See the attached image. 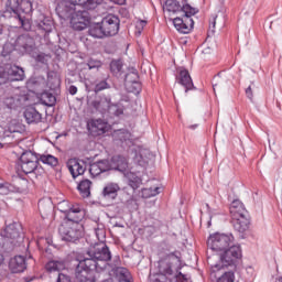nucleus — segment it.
Segmentation results:
<instances>
[{"instance_id": "46", "label": "nucleus", "mask_w": 282, "mask_h": 282, "mask_svg": "<svg viewBox=\"0 0 282 282\" xmlns=\"http://www.w3.org/2000/svg\"><path fill=\"white\" fill-rule=\"evenodd\" d=\"M246 96H247V98H249V100H252V98H254V95L252 94V86H249L246 89Z\"/></svg>"}, {"instance_id": "7", "label": "nucleus", "mask_w": 282, "mask_h": 282, "mask_svg": "<svg viewBox=\"0 0 282 282\" xmlns=\"http://www.w3.org/2000/svg\"><path fill=\"white\" fill-rule=\"evenodd\" d=\"M163 10L173 14H180L182 12L183 17H195L197 14V9L186 3V0H165Z\"/></svg>"}, {"instance_id": "48", "label": "nucleus", "mask_w": 282, "mask_h": 282, "mask_svg": "<svg viewBox=\"0 0 282 282\" xmlns=\"http://www.w3.org/2000/svg\"><path fill=\"white\" fill-rule=\"evenodd\" d=\"M9 132L10 133H19V126H10Z\"/></svg>"}, {"instance_id": "30", "label": "nucleus", "mask_w": 282, "mask_h": 282, "mask_svg": "<svg viewBox=\"0 0 282 282\" xmlns=\"http://www.w3.org/2000/svg\"><path fill=\"white\" fill-rule=\"evenodd\" d=\"M37 29L45 32V34H50V32L54 30V21H52L50 18L42 17V19H40L37 22Z\"/></svg>"}, {"instance_id": "17", "label": "nucleus", "mask_w": 282, "mask_h": 282, "mask_svg": "<svg viewBox=\"0 0 282 282\" xmlns=\"http://www.w3.org/2000/svg\"><path fill=\"white\" fill-rule=\"evenodd\" d=\"M9 269L13 274H21L28 270V258L23 256H15L9 261Z\"/></svg>"}, {"instance_id": "25", "label": "nucleus", "mask_w": 282, "mask_h": 282, "mask_svg": "<svg viewBox=\"0 0 282 282\" xmlns=\"http://www.w3.org/2000/svg\"><path fill=\"white\" fill-rule=\"evenodd\" d=\"M120 185L118 183L109 182L104 186L101 195L106 199H116V197H118Z\"/></svg>"}, {"instance_id": "27", "label": "nucleus", "mask_w": 282, "mask_h": 282, "mask_svg": "<svg viewBox=\"0 0 282 282\" xmlns=\"http://www.w3.org/2000/svg\"><path fill=\"white\" fill-rule=\"evenodd\" d=\"M24 118L28 122V124H39L41 120H43V115L39 112L35 108H28L24 111Z\"/></svg>"}, {"instance_id": "44", "label": "nucleus", "mask_w": 282, "mask_h": 282, "mask_svg": "<svg viewBox=\"0 0 282 282\" xmlns=\"http://www.w3.org/2000/svg\"><path fill=\"white\" fill-rule=\"evenodd\" d=\"M48 56L45 53H41L35 57L37 63H42V65H47Z\"/></svg>"}, {"instance_id": "52", "label": "nucleus", "mask_w": 282, "mask_h": 282, "mask_svg": "<svg viewBox=\"0 0 282 282\" xmlns=\"http://www.w3.org/2000/svg\"><path fill=\"white\" fill-rule=\"evenodd\" d=\"M4 262L6 258L3 257V254L0 253V265H3Z\"/></svg>"}, {"instance_id": "45", "label": "nucleus", "mask_w": 282, "mask_h": 282, "mask_svg": "<svg viewBox=\"0 0 282 282\" xmlns=\"http://www.w3.org/2000/svg\"><path fill=\"white\" fill-rule=\"evenodd\" d=\"M56 282H72V278L65 273H58Z\"/></svg>"}, {"instance_id": "20", "label": "nucleus", "mask_w": 282, "mask_h": 282, "mask_svg": "<svg viewBox=\"0 0 282 282\" xmlns=\"http://www.w3.org/2000/svg\"><path fill=\"white\" fill-rule=\"evenodd\" d=\"M8 83L25 80V70L17 65L7 64Z\"/></svg>"}, {"instance_id": "35", "label": "nucleus", "mask_w": 282, "mask_h": 282, "mask_svg": "<svg viewBox=\"0 0 282 282\" xmlns=\"http://www.w3.org/2000/svg\"><path fill=\"white\" fill-rule=\"evenodd\" d=\"M39 160L43 162V164H47L48 166H58V159L54 155H40Z\"/></svg>"}, {"instance_id": "1", "label": "nucleus", "mask_w": 282, "mask_h": 282, "mask_svg": "<svg viewBox=\"0 0 282 282\" xmlns=\"http://www.w3.org/2000/svg\"><path fill=\"white\" fill-rule=\"evenodd\" d=\"M87 254L89 258L79 260L75 269V276L78 282H96V274L105 272L111 259V250L105 243L89 249Z\"/></svg>"}, {"instance_id": "63", "label": "nucleus", "mask_w": 282, "mask_h": 282, "mask_svg": "<svg viewBox=\"0 0 282 282\" xmlns=\"http://www.w3.org/2000/svg\"><path fill=\"white\" fill-rule=\"evenodd\" d=\"M140 166H144V163H140Z\"/></svg>"}, {"instance_id": "38", "label": "nucleus", "mask_w": 282, "mask_h": 282, "mask_svg": "<svg viewBox=\"0 0 282 282\" xmlns=\"http://www.w3.org/2000/svg\"><path fill=\"white\" fill-rule=\"evenodd\" d=\"M142 195L145 198L149 197H155V195H160V187H154V188H144L142 191Z\"/></svg>"}, {"instance_id": "43", "label": "nucleus", "mask_w": 282, "mask_h": 282, "mask_svg": "<svg viewBox=\"0 0 282 282\" xmlns=\"http://www.w3.org/2000/svg\"><path fill=\"white\" fill-rule=\"evenodd\" d=\"M70 209H72V204H69V202H67V200H64L58 204V210L61 213H64L65 216L67 215L68 210H70Z\"/></svg>"}, {"instance_id": "24", "label": "nucleus", "mask_w": 282, "mask_h": 282, "mask_svg": "<svg viewBox=\"0 0 282 282\" xmlns=\"http://www.w3.org/2000/svg\"><path fill=\"white\" fill-rule=\"evenodd\" d=\"M229 212L231 215V219H237V217H243L248 215V210H246V206H243V203L239 199H235L231 202Z\"/></svg>"}, {"instance_id": "53", "label": "nucleus", "mask_w": 282, "mask_h": 282, "mask_svg": "<svg viewBox=\"0 0 282 282\" xmlns=\"http://www.w3.org/2000/svg\"><path fill=\"white\" fill-rule=\"evenodd\" d=\"M165 273L166 274H173V269H171V267H169L166 270H165Z\"/></svg>"}, {"instance_id": "6", "label": "nucleus", "mask_w": 282, "mask_h": 282, "mask_svg": "<svg viewBox=\"0 0 282 282\" xmlns=\"http://www.w3.org/2000/svg\"><path fill=\"white\" fill-rule=\"evenodd\" d=\"M39 156L32 151H25L20 156V166L25 175H31V180H36V169H39Z\"/></svg>"}, {"instance_id": "55", "label": "nucleus", "mask_w": 282, "mask_h": 282, "mask_svg": "<svg viewBox=\"0 0 282 282\" xmlns=\"http://www.w3.org/2000/svg\"><path fill=\"white\" fill-rule=\"evenodd\" d=\"M196 127H197V124H192V126L188 127V129L195 130Z\"/></svg>"}, {"instance_id": "12", "label": "nucleus", "mask_w": 282, "mask_h": 282, "mask_svg": "<svg viewBox=\"0 0 282 282\" xmlns=\"http://www.w3.org/2000/svg\"><path fill=\"white\" fill-rule=\"evenodd\" d=\"M21 7V0H7V9L14 14V18L19 20L21 28L23 30H31L30 21L25 19V15L19 13V8Z\"/></svg>"}, {"instance_id": "36", "label": "nucleus", "mask_w": 282, "mask_h": 282, "mask_svg": "<svg viewBox=\"0 0 282 282\" xmlns=\"http://www.w3.org/2000/svg\"><path fill=\"white\" fill-rule=\"evenodd\" d=\"M32 12V2L30 0H21L19 14L25 17V14H30Z\"/></svg>"}, {"instance_id": "14", "label": "nucleus", "mask_w": 282, "mask_h": 282, "mask_svg": "<svg viewBox=\"0 0 282 282\" xmlns=\"http://www.w3.org/2000/svg\"><path fill=\"white\" fill-rule=\"evenodd\" d=\"M23 227L19 223L10 224L2 232V237L11 240V243H19L20 239H23Z\"/></svg>"}, {"instance_id": "37", "label": "nucleus", "mask_w": 282, "mask_h": 282, "mask_svg": "<svg viewBox=\"0 0 282 282\" xmlns=\"http://www.w3.org/2000/svg\"><path fill=\"white\" fill-rule=\"evenodd\" d=\"M87 67L88 69H100V67H102V62L100 59H96L94 57H90L87 61Z\"/></svg>"}, {"instance_id": "26", "label": "nucleus", "mask_w": 282, "mask_h": 282, "mask_svg": "<svg viewBox=\"0 0 282 282\" xmlns=\"http://www.w3.org/2000/svg\"><path fill=\"white\" fill-rule=\"evenodd\" d=\"M122 113H124V106L110 101V105L108 107V110L106 111V115H104V118H106V120H109V118H118L122 116Z\"/></svg>"}, {"instance_id": "2", "label": "nucleus", "mask_w": 282, "mask_h": 282, "mask_svg": "<svg viewBox=\"0 0 282 282\" xmlns=\"http://www.w3.org/2000/svg\"><path fill=\"white\" fill-rule=\"evenodd\" d=\"M207 246L214 252H223L220 262L213 265V272H219L224 268L235 265L237 259H241V246L235 245V236L232 234H213L207 240Z\"/></svg>"}, {"instance_id": "15", "label": "nucleus", "mask_w": 282, "mask_h": 282, "mask_svg": "<svg viewBox=\"0 0 282 282\" xmlns=\"http://www.w3.org/2000/svg\"><path fill=\"white\" fill-rule=\"evenodd\" d=\"M109 105H111V97L107 95H100L95 98V100L90 101V107L93 109L97 110L98 113L105 118V115L107 113V110L109 109Z\"/></svg>"}, {"instance_id": "60", "label": "nucleus", "mask_w": 282, "mask_h": 282, "mask_svg": "<svg viewBox=\"0 0 282 282\" xmlns=\"http://www.w3.org/2000/svg\"><path fill=\"white\" fill-rule=\"evenodd\" d=\"M172 256L176 257V259H180V256L175 254V252H173Z\"/></svg>"}, {"instance_id": "56", "label": "nucleus", "mask_w": 282, "mask_h": 282, "mask_svg": "<svg viewBox=\"0 0 282 282\" xmlns=\"http://www.w3.org/2000/svg\"><path fill=\"white\" fill-rule=\"evenodd\" d=\"M206 208L209 210V213H213V209H210V205L206 204Z\"/></svg>"}, {"instance_id": "57", "label": "nucleus", "mask_w": 282, "mask_h": 282, "mask_svg": "<svg viewBox=\"0 0 282 282\" xmlns=\"http://www.w3.org/2000/svg\"><path fill=\"white\" fill-rule=\"evenodd\" d=\"M99 232L102 235L105 231H104V230H100V229H97V230H96V235H98Z\"/></svg>"}, {"instance_id": "19", "label": "nucleus", "mask_w": 282, "mask_h": 282, "mask_svg": "<svg viewBox=\"0 0 282 282\" xmlns=\"http://www.w3.org/2000/svg\"><path fill=\"white\" fill-rule=\"evenodd\" d=\"M87 129L93 135L107 133V122L102 119H91L87 122Z\"/></svg>"}, {"instance_id": "29", "label": "nucleus", "mask_w": 282, "mask_h": 282, "mask_svg": "<svg viewBox=\"0 0 282 282\" xmlns=\"http://www.w3.org/2000/svg\"><path fill=\"white\" fill-rule=\"evenodd\" d=\"M77 191L79 192V195L84 197V199L89 197V195H91V181L87 178L80 181L77 186Z\"/></svg>"}, {"instance_id": "28", "label": "nucleus", "mask_w": 282, "mask_h": 282, "mask_svg": "<svg viewBox=\"0 0 282 282\" xmlns=\"http://www.w3.org/2000/svg\"><path fill=\"white\" fill-rule=\"evenodd\" d=\"M45 270H46V272H61V270H65V260H63V259L50 260L45 264Z\"/></svg>"}, {"instance_id": "11", "label": "nucleus", "mask_w": 282, "mask_h": 282, "mask_svg": "<svg viewBox=\"0 0 282 282\" xmlns=\"http://www.w3.org/2000/svg\"><path fill=\"white\" fill-rule=\"evenodd\" d=\"M28 100V95H8L3 98L2 105L10 111H17V109H21Z\"/></svg>"}, {"instance_id": "22", "label": "nucleus", "mask_w": 282, "mask_h": 282, "mask_svg": "<svg viewBox=\"0 0 282 282\" xmlns=\"http://www.w3.org/2000/svg\"><path fill=\"white\" fill-rule=\"evenodd\" d=\"M232 219V226L234 229L237 232H240V235H243V232L248 231L250 228V215H245V216H239L237 218H231Z\"/></svg>"}, {"instance_id": "21", "label": "nucleus", "mask_w": 282, "mask_h": 282, "mask_svg": "<svg viewBox=\"0 0 282 282\" xmlns=\"http://www.w3.org/2000/svg\"><path fill=\"white\" fill-rule=\"evenodd\" d=\"M85 217V212L78 205H72L68 213L65 215V221H72V224H80Z\"/></svg>"}, {"instance_id": "5", "label": "nucleus", "mask_w": 282, "mask_h": 282, "mask_svg": "<svg viewBox=\"0 0 282 282\" xmlns=\"http://www.w3.org/2000/svg\"><path fill=\"white\" fill-rule=\"evenodd\" d=\"M58 232L62 237V241L76 243V241L83 238V225L72 221H64L59 226Z\"/></svg>"}, {"instance_id": "13", "label": "nucleus", "mask_w": 282, "mask_h": 282, "mask_svg": "<svg viewBox=\"0 0 282 282\" xmlns=\"http://www.w3.org/2000/svg\"><path fill=\"white\" fill-rule=\"evenodd\" d=\"M34 39L30 34L19 35L15 40V50L21 54H30V52L34 51Z\"/></svg>"}, {"instance_id": "39", "label": "nucleus", "mask_w": 282, "mask_h": 282, "mask_svg": "<svg viewBox=\"0 0 282 282\" xmlns=\"http://www.w3.org/2000/svg\"><path fill=\"white\" fill-rule=\"evenodd\" d=\"M217 282H235V272H225L220 278H218Z\"/></svg>"}, {"instance_id": "61", "label": "nucleus", "mask_w": 282, "mask_h": 282, "mask_svg": "<svg viewBox=\"0 0 282 282\" xmlns=\"http://www.w3.org/2000/svg\"><path fill=\"white\" fill-rule=\"evenodd\" d=\"M22 182H23L24 186H28V181L23 180Z\"/></svg>"}, {"instance_id": "50", "label": "nucleus", "mask_w": 282, "mask_h": 282, "mask_svg": "<svg viewBox=\"0 0 282 282\" xmlns=\"http://www.w3.org/2000/svg\"><path fill=\"white\" fill-rule=\"evenodd\" d=\"M39 210H40V213H43V210H44L43 202L39 203Z\"/></svg>"}, {"instance_id": "34", "label": "nucleus", "mask_w": 282, "mask_h": 282, "mask_svg": "<svg viewBox=\"0 0 282 282\" xmlns=\"http://www.w3.org/2000/svg\"><path fill=\"white\" fill-rule=\"evenodd\" d=\"M123 175L124 177H127L129 186H131V188H138V183L140 182V178L135 173L129 171L128 169L126 172H123Z\"/></svg>"}, {"instance_id": "40", "label": "nucleus", "mask_w": 282, "mask_h": 282, "mask_svg": "<svg viewBox=\"0 0 282 282\" xmlns=\"http://www.w3.org/2000/svg\"><path fill=\"white\" fill-rule=\"evenodd\" d=\"M117 273L119 274V276L122 278L123 281H129V279H131V273L129 272V269L124 267L117 268Z\"/></svg>"}, {"instance_id": "3", "label": "nucleus", "mask_w": 282, "mask_h": 282, "mask_svg": "<svg viewBox=\"0 0 282 282\" xmlns=\"http://www.w3.org/2000/svg\"><path fill=\"white\" fill-rule=\"evenodd\" d=\"M129 170V161L121 155H115L111 160H99L89 164V173L91 177H98L101 173L107 171H119V173H127Z\"/></svg>"}, {"instance_id": "32", "label": "nucleus", "mask_w": 282, "mask_h": 282, "mask_svg": "<svg viewBox=\"0 0 282 282\" xmlns=\"http://www.w3.org/2000/svg\"><path fill=\"white\" fill-rule=\"evenodd\" d=\"M40 101L45 107H54L56 105V96L50 91H44L40 95Z\"/></svg>"}, {"instance_id": "58", "label": "nucleus", "mask_w": 282, "mask_h": 282, "mask_svg": "<svg viewBox=\"0 0 282 282\" xmlns=\"http://www.w3.org/2000/svg\"><path fill=\"white\" fill-rule=\"evenodd\" d=\"M141 25H142V28H144V25H147V21L142 20Z\"/></svg>"}, {"instance_id": "9", "label": "nucleus", "mask_w": 282, "mask_h": 282, "mask_svg": "<svg viewBox=\"0 0 282 282\" xmlns=\"http://www.w3.org/2000/svg\"><path fill=\"white\" fill-rule=\"evenodd\" d=\"M57 17L63 21H69L76 14V7L70 0H61L55 8Z\"/></svg>"}, {"instance_id": "62", "label": "nucleus", "mask_w": 282, "mask_h": 282, "mask_svg": "<svg viewBox=\"0 0 282 282\" xmlns=\"http://www.w3.org/2000/svg\"><path fill=\"white\" fill-rule=\"evenodd\" d=\"M215 87H217V84H213V88L215 89Z\"/></svg>"}, {"instance_id": "59", "label": "nucleus", "mask_w": 282, "mask_h": 282, "mask_svg": "<svg viewBox=\"0 0 282 282\" xmlns=\"http://www.w3.org/2000/svg\"><path fill=\"white\" fill-rule=\"evenodd\" d=\"M3 34V25L0 24V35Z\"/></svg>"}, {"instance_id": "64", "label": "nucleus", "mask_w": 282, "mask_h": 282, "mask_svg": "<svg viewBox=\"0 0 282 282\" xmlns=\"http://www.w3.org/2000/svg\"><path fill=\"white\" fill-rule=\"evenodd\" d=\"M29 259H32V256H29Z\"/></svg>"}, {"instance_id": "4", "label": "nucleus", "mask_w": 282, "mask_h": 282, "mask_svg": "<svg viewBox=\"0 0 282 282\" xmlns=\"http://www.w3.org/2000/svg\"><path fill=\"white\" fill-rule=\"evenodd\" d=\"M120 30V19L115 14H108L101 22L91 24L88 34L93 39H105V36H116Z\"/></svg>"}, {"instance_id": "42", "label": "nucleus", "mask_w": 282, "mask_h": 282, "mask_svg": "<svg viewBox=\"0 0 282 282\" xmlns=\"http://www.w3.org/2000/svg\"><path fill=\"white\" fill-rule=\"evenodd\" d=\"M109 83H107V79H104L96 84L94 91L95 94H98L99 91H104V89H109Z\"/></svg>"}, {"instance_id": "33", "label": "nucleus", "mask_w": 282, "mask_h": 282, "mask_svg": "<svg viewBox=\"0 0 282 282\" xmlns=\"http://www.w3.org/2000/svg\"><path fill=\"white\" fill-rule=\"evenodd\" d=\"M123 64L120 59H112L110 62V72L116 76V78H122V74L124 72L122 70Z\"/></svg>"}, {"instance_id": "49", "label": "nucleus", "mask_w": 282, "mask_h": 282, "mask_svg": "<svg viewBox=\"0 0 282 282\" xmlns=\"http://www.w3.org/2000/svg\"><path fill=\"white\" fill-rule=\"evenodd\" d=\"M110 1H112V3H117V6H124V2L127 0H110Z\"/></svg>"}, {"instance_id": "16", "label": "nucleus", "mask_w": 282, "mask_h": 282, "mask_svg": "<svg viewBox=\"0 0 282 282\" xmlns=\"http://www.w3.org/2000/svg\"><path fill=\"white\" fill-rule=\"evenodd\" d=\"M67 167L70 175L76 180V177L84 175L85 171H87V162L80 159H70L67 162Z\"/></svg>"}, {"instance_id": "54", "label": "nucleus", "mask_w": 282, "mask_h": 282, "mask_svg": "<svg viewBox=\"0 0 282 282\" xmlns=\"http://www.w3.org/2000/svg\"><path fill=\"white\" fill-rule=\"evenodd\" d=\"M1 188H8V186L6 185V183H0V189Z\"/></svg>"}, {"instance_id": "10", "label": "nucleus", "mask_w": 282, "mask_h": 282, "mask_svg": "<svg viewBox=\"0 0 282 282\" xmlns=\"http://www.w3.org/2000/svg\"><path fill=\"white\" fill-rule=\"evenodd\" d=\"M124 87L130 94H140L142 91V84L140 83L138 70H132L124 75Z\"/></svg>"}, {"instance_id": "47", "label": "nucleus", "mask_w": 282, "mask_h": 282, "mask_svg": "<svg viewBox=\"0 0 282 282\" xmlns=\"http://www.w3.org/2000/svg\"><path fill=\"white\" fill-rule=\"evenodd\" d=\"M68 91L70 94V96H76V94H78V88L74 85L69 86Z\"/></svg>"}, {"instance_id": "31", "label": "nucleus", "mask_w": 282, "mask_h": 282, "mask_svg": "<svg viewBox=\"0 0 282 282\" xmlns=\"http://www.w3.org/2000/svg\"><path fill=\"white\" fill-rule=\"evenodd\" d=\"M73 6H79L80 8H85V10H96L98 8V0H70Z\"/></svg>"}, {"instance_id": "41", "label": "nucleus", "mask_w": 282, "mask_h": 282, "mask_svg": "<svg viewBox=\"0 0 282 282\" xmlns=\"http://www.w3.org/2000/svg\"><path fill=\"white\" fill-rule=\"evenodd\" d=\"M8 84V65L0 66V85Z\"/></svg>"}, {"instance_id": "23", "label": "nucleus", "mask_w": 282, "mask_h": 282, "mask_svg": "<svg viewBox=\"0 0 282 282\" xmlns=\"http://www.w3.org/2000/svg\"><path fill=\"white\" fill-rule=\"evenodd\" d=\"M176 80L178 85L185 87V91H191V89H195V85H193V78H191V73L187 69L182 68L176 76Z\"/></svg>"}, {"instance_id": "8", "label": "nucleus", "mask_w": 282, "mask_h": 282, "mask_svg": "<svg viewBox=\"0 0 282 282\" xmlns=\"http://www.w3.org/2000/svg\"><path fill=\"white\" fill-rule=\"evenodd\" d=\"M69 21L73 30H77V32H83V30H87V28H89L91 17H89V12L85 10L75 11V14L70 18Z\"/></svg>"}, {"instance_id": "18", "label": "nucleus", "mask_w": 282, "mask_h": 282, "mask_svg": "<svg viewBox=\"0 0 282 282\" xmlns=\"http://www.w3.org/2000/svg\"><path fill=\"white\" fill-rule=\"evenodd\" d=\"M193 15L183 18H174L173 23L175 29L181 32L182 34H188L191 30H193V26L195 25V22L193 21Z\"/></svg>"}, {"instance_id": "51", "label": "nucleus", "mask_w": 282, "mask_h": 282, "mask_svg": "<svg viewBox=\"0 0 282 282\" xmlns=\"http://www.w3.org/2000/svg\"><path fill=\"white\" fill-rule=\"evenodd\" d=\"M216 19L217 17L214 18V21L209 24V28H213V30H215V25H216Z\"/></svg>"}]
</instances>
